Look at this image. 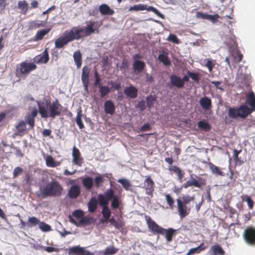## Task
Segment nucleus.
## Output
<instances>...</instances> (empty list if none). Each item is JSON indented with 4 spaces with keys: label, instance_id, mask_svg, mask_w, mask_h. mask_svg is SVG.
<instances>
[{
    "label": "nucleus",
    "instance_id": "nucleus-1",
    "mask_svg": "<svg viewBox=\"0 0 255 255\" xmlns=\"http://www.w3.org/2000/svg\"><path fill=\"white\" fill-rule=\"evenodd\" d=\"M100 26L98 21H90L86 26L83 27H73L70 31H66L64 35L59 36L55 40V47L58 49L63 48L69 42L74 40H79L93 33L98 34Z\"/></svg>",
    "mask_w": 255,
    "mask_h": 255
},
{
    "label": "nucleus",
    "instance_id": "nucleus-2",
    "mask_svg": "<svg viewBox=\"0 0 255 255\" xmlns=\"http://www.w3.org/2000/svg\"><path fill=\"white\" fill-rule=\"evenodd\" d=\"M63 187L61 183L56 179L51 180L39 188V193L37 196L44 199L48 197H60L63 192Z\"/></svg>",
    "mask_w": 255,
    "mask_h": 255
},
{
    "label": "nucleus",
    "instance_id": "nucleus-3",
    "mask_svg": "<svg viewBox=\"0 0 255 255\" xmlns=\"http://www.w3.org/2000/svg\"><path fill=\"white\" fill-rule=\"evenodd\" d=\"M145 219L148 228L153 234L164 235L167 243L171 242L176 235V230L169 228L164 229L157 225L150 217L145 215Z\"/></svg>",
    "mask_w": 255,
    "mask_h": 255
},
{
    "label": "nucleus",
    "instance_id": "nucleus-4",
    "mask_svg": "<svg viewBox=\"0 0 255 255\" xmlns=\"http://www.w3.org/2000/svg\"><path fill=\"white\" fill-rule=\"evenodd\" d=\"M38 112L42 118H47L48 117L54 119L56 116H59L62 112V106L57 100H56L52 103L48 105L46 104V106L42 105L37 102Z\"/></svg>",
    "mask_w": 255,
    "mask_h": 255
},
{
    "label": "nucleus",
    "instance_id": "nucleus-5",
    "mask_svg": "<svg viewBox=\"0 0 255 255\" xmlns=\"http://www.w3.org/2000/svg\"><path fill=\"white\" fill-rule=\"evenodd\" d=\"M245 241L252 246H255V227L248 226L245 229L243 234Z\"/></svg>",
    "mask_w": 255,
    "mask_h": 255
},
{
    "label": "nucleus",
    "instance_id": "nucleus-6",
    "mask_svg": "<svg viewBox=\"0 0 255 255\" xmlns=\"http://www.w3.org/2000/svg\"><path fill=\"white\" fill-rule=\"evenodd\" d=\"M113 189L110 188L106 190L105 195L100 194L98 196V200L99 204L103 207L107 206L109 201L113 197Z\"/></svg>",
    "mask_w": 255,
    "mask_h": 255
},
{
    "label": "nucleus",
    "instance_id": "nucleus-7",
    "mask_svg": "<svg viewBox=\"0 0 255 255\" xmlns=\"http://www.w3.org/2000/svg\"><path fill=\"white\" fill-rule=\"evenodd\" d=\"M37 66L32 62H23L19 64V72L21 74L27 76L29 73L36 69Z\"/></svg>",
    "mask_w": 255,
    "mask_h": 255
},
{
    "label": "nucleus",
    "instance_id": "nucleus-8",
    "mask_svg": "<svg viewBox=\"0 0 255 255\" xmlns=\"http://www.w3.org/2000/svg\"><path fill=\"white\" fill-rule=\"evenodd\" d=\"M154 182L150 176H146L142 188L145 190L146 194L152 197L154 189Z\"/></svg>",
    "mask_w": 255,
    "mask_h": 255
},
{
    "label": "nucleus",
    "instance_id": "nucleus-9",
    "mask_svg": "<svg viewBox=\"0 0 255 255\" xmlns=\"http://www.w3.org/2000/svg\"><path fill=\"white\" fill-rule=\"evenodd\" d=\"M69 255H93V254L79 246H74L68 249Z\"/></svg>",
    "mask_w": 255,
    "mask_h": 255
},
{
    "label": "nucleus",
    "instance_id": "nucleus-10",
    "mask_svg": "<svg viewBox=\"0 0 255 255\" xmlns=\"http://www.w3.org/2000/svg\"><path fill=\"white\" fill-rule=\"evenodd\" d=\"M176 201L177 204V210L180 217L181 219L184 218L189 214L190 208H188L186 205L183 204L180 199H177Z\"/></svg>",
    "mask_w": 255,
    "mask_h": 255
},
{
    "label": "nucleus",
    "instance_id": "nucleus-11",
    "mask_svg": "<svg viewBox=\"0 0 255 255\" xmlns=\"http://www.w3.org/2000/svg\"><path fill=\"white\" fill-rule=\"evenodd\" d=\"M38 111L33 109L30 113H28L24 117L25 123L29 125L30 128H33L35 126V118L37 116Z\"/></svg>",
    "mask_w": 255,
    "mask_h": 255
},
{
    "label": "nucleus",
    "instance_id": "nucleus-12",
    "mask_svg": "<svg viewBox=\"0 0 255 255\" xmlns=\"http://www.w3.org/2000/svg\"><path fill=\"white\" fill-rule=\"evenodd\" d=\"M239 118V111L238 108L229 107L228 110V117H226L224 121L226 124H230L231 119H237Z\"/></svg>",
    "mask_w": 255,
    "mask_h": 255
},
{
    "label": "nucleus",
    "instance_id": "nucleus-13",
    "mask_svg": "<svg viewBox=\"0 0 255 255\" xmlns=\"http://www.w3.org/2000/svg\"><path fill=\"white\" fill-rule=\"evenodd\" d=\"M73 163L79 166L82 165L83 159L78 148L74 146L72 150Z\"/></svg>",
    "mask_w": 255,
    "mask_h": 255
},
{
    "label": "nucleus",
    "instance_id": "nucleus-14",
    "mask_svg": "<svg viewBox=\"0 0 255 255\" xmlns=\"http://www.w3.org/2000/svg\"><path fill=\"white\" fill-rule=\"evenodd\" d=\"M124 94L128 98L134 99L137 96V89L133 86L126 87L124 90Z\"/></svg>",
    "mask_w": 255,
    "mask_h": 255
},
{
    "label": "nucleus",
    "instance_id": "nucleus-15",
    "mask_svg": "<svg viewBox=\"0 0 255 255\" xmlns=\"http://www.w3.org/2000/svg\"><path fill=\"white\" fill-rule=\"evenodd\" d=\"M146 66L143 61H134L132 64V69L134 74H138L142 72Z\"/></svg>",
    "mask_w": 255,
    "mask_h": 255
},
{
    "label": "nucleus",
    "instance_id": "nucleus-16",
    "mask_svg": "<svg viewBox=\"0 0 255 255\" xmlns=\"http://www.w3.org/2000/svg\"><path fill=\"white\" fill-rule=\"evenodd\" d=\"M49 54L47 48H46L42 53L35 57V62L36 63H47L49 60Z\"/></svg>",
    "mask_w": 255,
    "mask_h": 255
},
{
    "label": "nucleus",
    "instance_id": "nucleus-17",
    "mask_svg": "<svg viewBox=\"0 0 255 255\" xmlns=\"http://www.w3.org/2000/svg\"><path fill=\"white\" fill-rule=\"evenodd\" d=\"M239 117L245 119L252 113V110L246 105H242L238 108Z\"/></svg>",
    "mask_w": 255,
    "mask_h": 255
},
{
    "label": "nucleus",
    "instance_id": "nucleus-18",
    "mask_svg": "<svg viewBox=\"0 0 255 255\" xmlns=\"http://www.w3.org/2000/svg\"><path fill=\"white\" fill-rule=\"evenodd\" d=\"M104 111L107 114L112 115L115 112L116 107L111 100L105 101L104 105Z\"/></svg>",
    "mask_w": 255,
    "mask_h": 255
},
{
    "label": "nucleus",
    "instance_id": "nucleus-19",
    "mask_svg": "<svg viewBox=\"0 0 255 255\" xmlns=\"http://www.w3.org/2000/svg\"><path fill=\"white\" fill-rule=\"evenodd\" d=\"M170 82L172 85L177 88H182L184 87V83L181 81V78L176 75L170 76Z\"/></svg>",
    "mask_w": 255,
    "mask_h": 255
},
{
    "label": "nucleus",
    "instance_id": "nucleus-20",
    "mask_svg": "<svg viewBox=\"0 0 255 255\" xmlns=\"http://www.w3.org/2000/svg\"><path fill=\"white\" fill-rule=\"evenodd\" d=\"M81 193L80 187L78 185H72L68 191V195L71 199H76Z\"/></svg>",
    "mask_w": 255,
    "mask_h": 255
},
{
    "label": "nucleus",
    "instance_id": "nucleus-21",
    "mask_svg": "<svg viewBox=\"0 0 255 255\" xmlns=\"http://www.w3.org/2000/svg\"><path fill=\"white\" fill-rule=\"evenodd\" d=\"M207 164L209 166L210 170L211 171V172L213 174L215 175L216 176H224L225 173L222 171V170L217 166L214 164L213 163L211 162H209L207 163Z\"/></svg>",
    "mask_w": 255,
    "mask_h": 255
},
{
    "label": "nucleus",
    "instance_id": "nucleus-22",
    "mask_svg": "<svg viewBox=\"0 0 255 255\" xmlns=\"http://www.w3.org/2000/svg\"><path fill=\"white\" fill-rule=\"evenodd\" d=\"M246 103L251 106L250 109L255 111V95L253 91H251L246 97Z\"/></svg>",
    "mask_w": 255,
    "mask_h": 255
},
{
    "label": "nucleus",
    "instance_id": "nucleus-23",
    "mask_svg": "<svg viewBox=\"0 0 255 255\" xmlns=\"http://www.w3.org/2000/svg\"><path fill=\"white\" fill-rule=\"evenodd\" d=\"M199 103L201 107L205 110H209L212 107L211 100L206 96L201 98Z\"/></svg>",
    "mask_w": 255,
    "mask_h": 255
},
{
    "label": "nucleus",
    "instance_id": "nucleus-24",
    "mask_svg": "<svg viewBox=\"0 0 255 255\" xmlns=\"http://www.w3.org/2000/svg\"><path fill=\"white\" fill-rule=\"evenodd\" d=\"M16 128V132L14 133V135H22L24 131H25L26 129V125L25 123L23 121H20L17 124V125L15 126Z\"/></svg>",
    "mask_w": 255,
    "mask_h": 255
},
{
    "label": "nucleus",
    "instance_id": "nucleus-25",
    "mask_svg": "<svg viewBox=\"0 0 255 255\" xmlns=\"http://www.w3.org/2000/svg\"><path fill=\"white\" fill-rule=\"evenodd\" d=\"M99 10L100 13L103 15H111L114 13V10L111 9L109 6L106 4H102L100 5Z\"/></svg>",
    "mask_w": 255,
    "mask_h": 255
},
{
    "label": "nucleus",
    "instance_id": "nucleus-26",
    "mask_svg": "<svg viewBox=\"0 0 255 255\" xmlns=\"http://www.w3.org/2000/svg\"><path fill=\"white\" fill-rule=\"evenodd\" d=\"M169 170L176 173L178 176V179L181 181H182L185 173L179 167L175 165H171L169 167Z\"/></svg>",
    "mask_w": 255,
    "mask_h": 255
},
{
    "label": "nucleus",
    "instance_id": "nucleus-27",
    "mask_svg": "<svg viewBox=\"0 0 255 255\" xmlns=\"http://www.w3.org/2000/svg\"><path fill=\"white\" fill-rule=\"evenodd\" d=\"M98 203L95 197H92L88 203V210L90 212H95L97 208Z\"/></svg>",
    "mask_w": 255,
    "mask_h": 255
},
{
    "label": "nucleus",
    "instance_id": "nucleus-28",
    "mask_svg": "<svg viewBox=\"0 0 255 255\" xmlns=\"http://www.w3.org/2000/svg\"><path fill=\"white\" fill-rule=\"evenodd\" d=\"M198 127L204 131H208L211 129V125L206 121L202 120L198 122Z\"/></svg>",
    "mask_w": 255,
    "mask_h": 255
},
{
    "label": "nucleus",
    "instance_id": "nucleus-29",
    "mask_svg": "<svg viewBox=\"0 0 255 255\" xmlns=\"http://www.w3.org/2000/svg\"><path fill=\"white\" fill-rule=\"evenodd\" d=\"M46 165L48 167H55L60 165V162H56L51 155H47L45 158Z\"/></svg>",
    "mask_w": 255,
    "mask_h": 255
},
{
    "label": "nucleus",
    "instance_id": "nucleus-30",
    "mask_svg": "<svg viewBox=\"0 0 255 255\" xmlns=\"http://www.w3.org/2000/svg\"><path fill=\"white\" fill-rule=\"evenodd\" d=\"M82 184L87 190H90L93 186V180L91 177H86L83 179Z\"/></svg>",
    "mask_w": 255,
    "mask_h": 255
},
{
    "label": "nucleus",
    "instance_id": "nucleus-31",
    "mask_svg": "<svg viewBox=\"0 0 255 255\" xmlns=\"http://www.w3.org/2000/svg\"><path fill=\"white\" fill-rule=\"evenodd\" d=\"M73 58L77 68H80L82 65V55L79 50L74 53Z\"/></svg>",
    "mask_w": 255,
    "mask_h": 255
},
{
    "label": "nucleus",
    "instance_id": "nucleus-32",
    "mask_svg": "<svg viewBox=\"0 0 255 255\" xmlns=\"http://www.w3.org/2000/svg\"><path fill=\"white\" fill-rule=\"evenodd\" d=\"M50 29H43L37 31L34 36V40L37 41L41 40L43 37L50 31Z\"/></svg>",
    "mask_w": 255,
    "mask_h": 255
},
{
    "label": "nucleus",
    "instance_id": "nucleus-33",
    "mask_svg": "<svg viewBox=\"0 0 255 255\" xmlns=\"http://www.w3.org/2000/svg\"><path fill=\"white\" fill-rule=\"evenodd\" d=\"M93 218L89 216H83L79 221V226L83 225H90L93 222Z\"/></svg>",
    "mask_w": 255,
    "mask_h": 255
},
{
    "label": "nucleus",
    "instance_id": "nucleus-34",
    "mask_svg": "<svg viewBox=\"0 0 255 255\" xmlns=\"http://www.w3.org/2000/svg\"><path fill=\"white\" fill-rule=\"evenodd\" d=\"M191 184L196 187L200 188L202 185H205L206 184V180L204 179L199 177L198 180H196L195 178H192L190 180Z\"/></svg>",
    "mask_w": 255,
    "mask_h": 255
},
{
    "label": "nucleus",
    "instance_id": "nucleus-35",
    "mask_svg": "<svg viewBox=\"0 0 255 255\" xmlns=\"http://www.w3.org/2000/svg\"><path fill=\"white\" fill-rule=\"evenodd\" d=\"M99 90V92L101 97H104L108 95L111 92V88L107 86H103L101 84L98 86Z\"/></svg>",
    "mask_w": 255,
    "mask_h": 255
},
{
    "label": "nucleus",
    "instance_id": "nucleus-36",
    "mask_svg": "<svg viewBox=\"0 0 255 255\" xmlns=\"http://www.w3.org/2000/svg\"><path fill=\"white\" fill-rule=\"evenodd\" d=\"M113 197L112 198L111 207L113 209H116L120 206L121 201L118 196L114 195V191L113 190Z\"/></svg>",
    "mask_w": 255,
    "mask_h": 255
},
{
    "label": "nucleus",
    "instance_id": "nucleus-37",
    "mask_svg": "<svg viewBox=\"0 0 255 255\" xmlns=\"http://www.w3.org/2000/svg\"><path fill=\"white\" fill-rule=\"evenodd\" d=\"M90 68L85 66L82 69L81 80L82 81H89Z\"/></svg>",
    "mask_w": 255,
    "mask_h": 255
},
{
    "label": "nucleus",
    "instance_id": "nucleus-38",
    "mask_svg": "<svg viewBox=\"0 0 255 255\" xmlns=\"http://www.w3.org/2000/svg\"><path fill=\"white\" fill-rule=\"evenodd\" d=\"M119 249L115 248L113 245L107 247L103 251L104 255H111L116 254Z\"/></svg>",
    "mask_w": 255,
    "mask_h": 255
},
{
    "label": "nucleus",
    "instance_id": "nucleus-39",
    "mask_svg": "<svg viewBox=\"0 0 255 255\" xmlns=\"http://www.w3.org/2000/svg\"><path fill=\"white\" fill-rule=\"evenodd\" d=\"M158 59L165 66H169L171 64V62L169 59L167 54H159L158 56Z\"/></svg>",
    "mask_w": 255,
    "mask_h": 255
},
{
    "label": "nucleus",
    "instance_id": "nucleus-40",
    "mask_svg": "<svg viewBox=\"0 0 255 255\" xmlns=\"http://www.w3.org/2000/svg\"><path fill=\"white\" fill-rule=\"evenodd\" d=\"M156 100V97L155 96L150 95L146 97V102L147 104V107L150 109L153 106L154 102Z\"/></svg>",
    "mask_w": 255,
    "mask_h": 255
},
{
    "label": "nucleus",
    "instance_id": "nucleus-41",
    "mask_svg": "<svg viewBox=\"0 0 255 255\" xmlns=\"http://www.w3.org/2000/svg\"><path fill=\"white\" fill-rule=\"evenodd\" d=\"M18 8L22 11L23 14H26L28 10V4L25 0L19 1L17 4Z\"/></svg>",
    "mask_w": 255,
    "mask_h": 255
},
{
    "label": "nucleus",
    "instance_id": "nucleus-42",
    "mask_svg": "<svg viewBox=\"0 0 255 255\" xmlns=\"http://www.w3.org/2000/svg\"><path fill=\"white\" fill-rule=\"evenodd\" d=\"M102 214L105 218L103 222H107L111 215V212L108 206L103 207Z\"/></svg>",
    "mask_w": 255,
    "mask_h": 255
},
{
    "label": "nucleus",
    "instance_id": "nucleus-43",
    "mask_svg": "<svg viewBox=\"0 0 255 255\" xmlns=\"http://www.w3.org/2000/svg\"><path fill=\"white\" fill-rule=\"evenodd\" d=\"M212 250L213 252L214 255H224L225 254L224 251L219 245H214L212 246Z\"/></svg>",
    "mask_w": 255,
    "mask_h": 255
},
{
    "label": "nucleus",
    "instance_id": "nucleus-44",
    "mask_svg": "<svg viewBox=\"0 0 255 255\" xmlns=\"http://www.w3.org/2000/svg\"><path fill=\"white\" fill-rule=\"evenodd\" d=\"M117 181L122 185L126 190H128L129 187L131 186L130 182L128 179L125 178L119 179Z\"/></svg>",
    "mask_w": 255,
    "mask_h": 255
},
{
    "label": "nucleus",
    "instance_id": "nucleus-45",
    "mask_svg": "<svg viewBox=\"0 0 255 255\" xmlns=\"http://www.w3.org/2000/svg\"><path fill=\"white\" fill-rule=\"evenodd\" d=\"M40 222V221L35 217H31L28 218L27 224L29 227H31L39 225Z\"/></svg>",
    "mask_w": 255,
    "mask_h": 255
},
{
    "label": "nucleus",
    "instance_id": "nucleus-46",
    "mask_svg": "<svg viewBox=\"0 0 255 255\" xmlns=\"http://www.w3.org/2000/svg\"><path fill=\"white\" fill-rule=\"evenodd\" d=\"M146 5L143 4H135L129 8V11H140L146 9Z\"/></svg>",
    "mask_w": 255,
    "mask_h": 255
},
{
    "label": "nucleus",
    "instance_id": "nucleus-47",
    "mask_svg": "<svg viewBox=\"0 0 255 255\" xmlns=\"http://www.w3.org/2000/svg\"><path fill=\"white\" fill-rule=\"evenodd\" d=\"M81 111H79L77 115L76 118V124L78 126L79 128L82 129L84 128V125L82 121L81 116H82Z\"/></svg>",
    "mask_w": 255,
    "mask_h": 255
},
{
    "label": "nucleus",
    "instance_id": "nucleus-48",
    "mask_svg": "<svg viewBox=\"0 0 255 255\" xmlns=\"http://www.w3.org/2000/svg\"><path fill=\"white\" fill-rule=\"evenodd\" d=\"M165 198L166 202L171 209H173L174 207V200L171 195L169 194H165Z\"/></svg>",
    "mask_w": 255,
    "mask_h": 255
},
{
    "label": "nucleus",
    "instance_id": "nucleus-49",
    "mask_svg": "<svg viewBox=\"0 0 255 255\" xmlns=\"http://www.w3.org/2000/svg\"><path fill=\"white\" fill-rule=\"evenodd\" d=\"M188 76L191 78L195 82H198L199 81V74L198 73L192 72L189 71H187Z\"/></svg>",
    "mask_w": 255,
    "mask_h": 255
},
{
    "label": "nucleus",
    "instance_id": "nucleus-50",
    "mask_svg": "<svg viewBox=\"0 0 255 255\" xmlns=\"http://www.w3.org/2000/svg\"><path fill=\"white\" fill-rule=\"evenodd\" d=\"M40 229L43 232H48L51 230V227L44 222H40L39 224Z\"/></svg>",
    "mask_w": 255,
    "mask_h": 255
},
{
    "label": "nucleus",
    "instance_id": "nucleus-51",
    "mask_svg": "<svg viewBox=\"0 0 255 255\" xmlns=\"http://www.w3.org/2000/svg\"><path fill=\"white\" fill-rule=\"evenodd\" d=\"M182 202L183 204L185 205L189 203L190 202L194 201V197L190 196L189 195H183L182 197Z\"/></svg>",
    "mask_w": 255,
    "mask_h": 255
},
{
    "label": "nucleus",
    "instance_id": "nucleus-52",
    "mask_svg": "<svg viewBox=\"0 0 255 255\" xmlns=\"http://www.w3.org/2000/svg\"><path fill=\"white\" fill-rule=\"evenodd\" d=\"M72 215L76 218L81 219L84 215V212L81 210H76L72 212Z\"/></svg>",
    "mask_w": 255,
    "mask_h": 255
},
{
    "label": "nucleus",
    "instance_id": "nucleus-53",
    "mask_svg": "<svg viewBox=\"0 0 255 255\" xmlns=\"http://www.w3.org/2000/svg\"><path fill=\"white\" fill-rule=\"evenodd\" d=\"M108 84L112 86L111 90H118L121 88V84L120 83H116L114 81H110L108 82Z\"/></svg>",
    "mask_w": 255,
    "mask_h": 255
},
{
    "label": "nucleus",
    "instance_id": "nucleus-54",
    "mask_svg": "<svg viewBox=\"0 0 255 255\" xmlns=\"http://www.w3.org/2000/svg\"><path fill=\"white\" fill-rule=\"evenodd\" d=\"M244 197L246 198V201L247 202L248 207L250 209H252L254 207V202L252 198L247 195H245Z\"/></svg>",
    "mask_w": 255,
    "mask_h": 255
},
{
    "label": "nucleus",
    "instance_id": "nucleus-55",
    "mask_svg": "<svg viewBox=\"0 0 255 255\" xmlns=\"http://www.w3.org/2000/svg\"><path fill=\"white\" fill-rule=\"evenodd\" d=\"M207 61L205 66L208 68L209 71L211 73L213 71V69L215 66V63H214L210 59H206Z\"/></svg>",
    "mask_w": 255,
    "mask_h": 255
},
{
    "label": "nucleus",
    "instance_id": "nucleus-56",
    "mask_svg": "<svg viewBox=\"0 0 255 255\" xmlns=\"http://www.w3.org/2000/svg\"><path fill=\"white\" fill-rule=\"evenodd\" d=\"M167 40L176 44L179 43V40L178 39L177 36L173 34H170L167 38Z\"/></svg>",
    "mask_w": 255,
    "mask_h": 255
},
{
    "label": "nucleus",
    "instance_id": "nucleus-57",
    "mask_svg": "<svg viewBox=\"0 0 255 255\" xmlns=\"http://www.w3.org/2000/svg\"><path fill=\"white\" fill-rule=\"evenodd\" d=\"M94 77L95 79L94 86H98L99 85H101V84L100 83V81L101 79L97 71H95L94 72Z\"/></svg>",
    "mask_w": 255,
    "mask_h": 255
},
{
    "label": "nucleus",
    "instance_id": "nucleus-58",
    "mask_svg": "<svg viewBox=\"0 0 255 255\" xmlns=\"http://www.w3.org/2000/svg\"><path fill=\"white\" fill-rule=\"evenodd\" d=\"M240 151L241 150H238L237 149H234V160H235V162L237 163L238 162H240V164H241L242 163H243V161H241L239 158V153H240Z\"/></svg>",
    "mask_w": 255,
    "mask_h": 255
},
{
    "label": "nucleus",
    "instance_id": "nucleus-59",
    "mask_svg": "<svg viewBox=\"0 0 255 255\" xmlns=\"http://www.w3.org/2000/svg\"><path fill=\"white\" fill-rule=\"evenodd\" d=\"M220 17V16L218 14L214 15L208 14L207 19L211 21L212 22L215 23L217 21L218 19Z\"/></svg>",
    "mask_w": 255,
    "mask_h": 255
},
{
    "label": "nucleus",
    "instance_id": "nucleus-60",
    "mask_svg": "<svg viewBox=\"0 0 255 255\" xmlns=\"http://www.w3.org/2000/svg\"><path fill=\"white\" fill-rule=\"evenodd\" d=\"M23 171V169L20 167H16L13 170V176L14 177H17L19 175L21 174Z\"/></svg>",
    "mask_w": 255,
    "mask_h": 255
},
{
    "label": "nucleus",
    "instance_id": "nucleus-61",
    "mask_svg": "<svg viewBox=\"0 0 255 255\" xmlns=\"http://www.w3.org/2000/svg\"><path fill=\"white\" fill-rule=\"evenodd\" d=\"M95 185L97 187H100L104 182V179L101 176H97L95 178Z\"/></svg>",
    "mask_w": 255,
    "mask_h": 255
},
{
    "label": "nucleus",
    "instance_id": "nucleus-62",
    "mask_svg": "<svg viewBox=\"0 0 255 255\" xmlns=\"http://www.w3.org/2000/svg\"><path fill=\"white\" fill-rule=\"evenodd\" d=\"M128 62L127 59H123L122 60V62L121 65L120 66V69L122 70H125L128 68Z\"/></svg>",
    "mask_w": 255,
    "mask_h": 255
},
{
    "label": "nucleus",
    "instance_id": "nucleus-63",
    "mask_svg": "<svg viewBox=\"0 0 255 255\" xmlns=\"http://www.w3.org/2000/svg\"><path fill=\"white\" fill-rule=\"evenodd\" d=\"M236 54L237 55L234 57V59L237 63H239L242 61L243 57V55L240 52L239 50L237 51Z\"/></svg>",
    "mask_w": 255,
    "mask_h": 255
},
{
    "label": "nucleus",
    "instance_id": "nucleus-64",
    "mask_svg": "<svg viewBox=\"0 0 255 255\" xmlns=\"http://www.w3.org/2000/svg\"><path fill=\"white\" fill-rule=\"evenodd\" d=\"M200 251H199V249L197 247L192 248L191 249L189 252L187 253L186 255H192L193 254H199L200 253Z\"/></svg>",
    "mask_w": 255,
    "mask_h": 255
}]
</instances>
